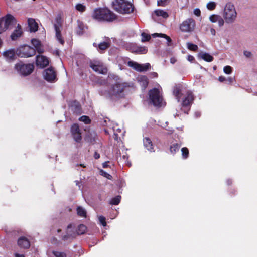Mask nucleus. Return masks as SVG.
<instances>
[{"mask_svg":"<svg viewBox=\"0 0 257 257\" xmlns=\"http://www.w3.org/2000/svg\"><path fill=\"white\" fill-rule=\"evenodd\" d=\"M92 17L93 19L98 21L111 22L116 18L115 14L107 8L95 9L92 14Z\"/></svg>","mask_w":257,"mask_h":257,"instance_id":"f257e3e1","label":"nucleus"},{"mask_svg":"<svg viewBox=\"0 0 257 257\" xmlns=\"http://www.w3.org/2000/svg\"><path fill=\"white\" fill-rule=\"evenodd\" d=\"M126 87L127 85L125 83H117L113 85L110 91L107 92L106 89L102 88L99 90V93L101 95L106 97H120Z\"/></svg>","mask_w":257,"mask_h":257,"instance_id":"f03ea898","label":"nucleus"},{"mask_svg":"<svg viewBox=\"0 0 257 257\" xmlns=\"http://www.w3.org/2000/svg\"><path fill=\"white\" fill-rule=\"evenodd\" d=\"M223 18L227 24H232L235 22L237 17V12L233 4L227 3L224 9Z\"/></svg>","mask_w":257,"mask_h":257,"instance_id":"7ed1b4c3","label":"nucleus"},{"mask_svg":"<svg viewBox=\"0 0 257 257\" xmlns=\"http://www.w3.org/2000/svg\"><path fill=\"white\" fill-rule=\"evenodd\" d=\"M112 6L116 11L121 14H130L134 10L132 4L125 0H115Z\"/></svg>","mask_w":257,"mask_h":257,"instance_id":"20e7f679","label":"nucleus"},{"mask_svg":"<svg viewBox=\"0 0 257 257\" xmlns=\"http://www.w3.org/2000/svg\"><path fill=\"white\" fill-rule=\"evenodd\" d=\"M149 94L150 100L154 106H161L163 105V98L158 89L154 88L151 90Z\"/></svg>","mask_w":257,"mask_h":257,"instance_id":"39448f33","label":"nucleus"},{"mask_svg":"<svg viewBox=\"0 0 257 257\" xmlns=\"http://www.w3.org/2000/svg\"><path fill=\"white\" fill-rule=\"evenodd\" d=\"M15 23H16V20L13 16L10 14L0 19V34L6 31Z\"/></svg>","mask_w":257,"mask_h":257,"instance_id":"423d86ee","label":"nucleus"},{"mask_svg":"<svg viewBox=\"0 0 257 257\" xmlns=\"http://www.w3.org/2000/svg\"><path fill=\"white\" fill-rule=\"evenodd\" d=\"M16 54L19 57L28 58L35 55V50L28 45H24L17 49Z\"/></svg>","mask_w":257,"mask_h":257,"instance_id":"0eeeda50","label":"nucleus"},{"mask_svg":"<svg viewBox=\"0 0 257 257\" xmlns=\"http://www.w3.org/2000/svg\"><path fill=\"white\" fill-rule=\"evenodd\" d=\"M15 69L20 74L26 76L32 72L34 66L31 64H25L19 62L16 64Z\"/></svg>","mask_w":257,"mask_h":257,"instance_id":"6e6552de","label":"nucleus"},{"mask_svg":"<svg viewBox=\"0 0 257 257\" xmlns=\"http://www.w3.org/2000/svg\"><path fill=\"white\" fill-rule=\"evenodd\" d=\"M195 22L192 18L184 21L180 25V29L183 32H191L195 27Z\"/></svg>","mask_w":257,"mask_h":257,"instance_id":"1a4fd4ad","label":"nucleus"},{"mask_svg":"<svg viewBox=\"0 0 257 257\" xmlns=\"http://www.w3.org/2000/svg\"><path fill=\"white\" fill-rule=\"evenodd\" d=\"M90 67L96 72L101 74H106L107 72V67L100 61H94L91 62Z\"/></svg>","mask_w":257,"mask_h":257,"instance_id":"9d476101","label":"nucleus"},{"mask_svg":"<svg viewBox=\"0 0 257 257\" xmlns=\"http://www.w3.org/2000/svg\"><path fill=\"white\" fill-rule=\"evenodd\" d=\"M127 65L135 70L140 72L146 71L150 67V64L149 63L140 65L138 63L132 61H128Z\"/></svg>","mask_w":257,"mask_h":257,"instance_id":"9b49d317","label":"nucleus"},{"mask_svg":"<svg viewBox=\"0 0 257 257\" xmlns=\"http://www.w3.org/2000/svg\"><path fill=\"white\" fill-rule=\"evenodd\" d=\"M57 23L54 25L55 36L58 41L61 44H63L64 43V40L62 39L61 35L62 30V25L60 23V20L58 18L56 19Z\"/></svg>","mask_w":257,"mask_h":257,"instance_id":"f8f14e48","label":"nucleus"},{"mask_svg":"<svg viewBox=\"0 0 257 257\" xmlns=\"http://www.w3.org/2000/svg\"><path fill=\"white\" fill-rule=\"evenodd\" d=\"M44 77L45 79L49 82H53L56 79V73L52 68H49L45 70Z\"/></svg>","mask_w":257,"mask_h":257,"instance_id":"ddd939ff","label":"nucleus"},{"mask_svg":"<svg viewBox=\"0 0 257 257\" xmlns=\"http://www.w3.org/2000/svg\"><path fill=\"white\" fill-rule=\"evenodd\" d=\"M71 133L75 141L79 142L81 140V133L78 124H74L72 126Z\"/></svg>","mask_w":257,"mask_h":257,"instance_id":"4468645a","label":"nucleus"},{"mask_svg":"<svg viewBox=\"0 0 257 257\" xmlns=\"http://www.w3.org/2000/svg\"><path fill=\"white\" fill-rule=\"evenodd\" d=\"M36 63L37 66L43 68L49 64V61L46 57L43 55H38L36 57Z\"/></svg>","mask_w":257,"mask_h":257,"instance_id":"2eb2a0df","label":"nucleus"},{"mask_svg":"<svg viewBox=\"0 0 257 257\" xmlns=\"http://www.w3.org/2000/svg\"><path fill=\"white\" fill-rule=\"evenodd\" d=\"M128 48L132 53L145 54L147 52V49L145 47L139 46L135 44H130Z\"/></svg>","mask_w":257,"mask_h":257,"instance_id":"dca6fc26","label":"nucleus"},{"mask_svg":"<svg viewBox=\"0 0 257 257\" xmlns=\"http://www.w3.org/2000/svg\"><path fill=\"white\" fill-rule=\"evenodd\" d=\"M18 245L21 248L28 249L30 246V242L26 237H20L17 241Z\"/></svg>","mask_w":257,"mask_h":257,"instance_id":"f3484780","label":"nucleus"},{"mask_svg":"<svg viewBox=\"0 0 257 257\" xmlns=\"http://www.w3.org/2000/svg\"><path fill=\"white\" fill-rule=\"evenodd\" d=\"M97 138V134L93 130H89L87 132L85 139L86 141L93 143L95 142Z\"/></svg>","mask_w":257,"mask_h":257,"instance_id":"a211bd4d","label":"nucleus"},{"mask_svg":"<svg viewBox=\"0 0 257 257\" xmlns=\"http://www.w3.org/2000/svg\"><path fill=\"white\" fill-rule=\"evenodd\" d=\"M193 100L194 98L192 92L189 91L187 93L186 96L183 100L182 105L183 106H187L189 105L191 103H192Z\"/></svg>","mask_w":257,"mask_h":257,"instance_id":"6ab92c4d","label":"nucleus"},{"mask_svg":"<svg viewBox=\"0 0 257 257\" xmlns=\"http://www.w3.org/2000/svg\"><path fill=\"white\" fill-rule=\"evenodd\" d=\"M77 27L76 28V33L78 35H82L85 31V29L87 28L84 23L80 21H77Z\"/></svg>","mask_w":257,"mask_h":257,"instance_id":"aec40b11","label":"nucleus"},{"mask_svg":"<svg viewBox=\"0 0 257 257\" xmlns=\"http://www.w3.org/2000/svg\"><path fill=\"white\" fill-rule=\"evenodd\" d=\"M28 24L30 28V31L31 32H35L38 30V24L33 18H29L28 19Z\"/></svg>","mask_w":257,"mask_h":257,"instance_id":"412c9836","label":"nucleus"},{"mask_svg":"<svg viewBox=\"0 0 257 257\" xmlns=\"http://www.w3.org/2000/svg\"><path fill=\"white\" fill-rule=\"evenodd\" d=\"M31 43L35 47L34 49L35 50V52L37 51L40 54L43 53L44 49L42 47L41 43L38 40L36 39H32Z\"/></svg>","mask_w":257,"mask_h":257,"instance_id":"4be33fe9","label":"nucleus"},{"mask_svg":"<svg viewBox=\"0 0 257 257\" xmlns=\"http://www.w3.org/2000/svg\"><path fill=\"white\" fill-rule=\"evenodd\" d=\"M144 147L149 151L154 152V147L151 139L148 137L144 138L143 140Z\"/></svg>","mask_w":257,"mask_h":257,"instance_id":"5701e85b","label":"nucleus"},{"mask_svg":"<svg viewBox=\"0 0 257 257\" xmlns=\"http://www.w3.org/2000/svg\"><path fill=\"white\" fill-rule=\"evenodd\" d=\"M3 55L8 61L14 60L16 58L15 52L13 49L4 52Z\"/></svg>","mask_w":257,"mask_h":257,"instance_id":"b1692460","label":"nucleus"},{"mask_svg":"<svg viewBox=\"0 0 257 257\" xmlns=\"http://www.w3.org/2000/svg\"><path fill=\"white\" fill-rule=\"evenodd\" d=\"M70 109L74 112L76 113H79L80 112V106L79 103L76 101H72L70 105Z\"/></svg>","mask_w":257,"mask_h":257,"instance_id":"393cba45","label":"nucleus"},{"mask_svg":"<svg viewBox=\"0 0 257 257\" xmlns=\"http://www.w3.org/2000/svg\"><path fill=\"white\" fill-rule=\"evenodd\" d=\"M138 82L143 89H145L148 86V81L146 76H142L138 78Z\"/></svg>","mask_w":257,"mask_h":257,"instance_id":"a878e982","label":"nucleus"},{"mask_svg":"<svg viewBox=\"0 0 257 257\" xmlns=\"http://www.w3.org/2000/svg\"><path fill=\"white\" fill-rule=\"evenodd\" d=\"M22 34V30L19 25H18L17 28L12 34L11 37L12 40H15L18 37H20Z\"/></svg>","mask_w":257,"mask_h":257,"instance_id":"bb28decb","label":"nucleus"},{"mask_svg":"<svg viewBox=\"0 0 257 257\" xmlns=\"http://www.w3.org/2000/svg\"><path fill=\"white\" fill-rule=\"evenodd\" d=\"M199 56L207 62H211L213 60V57L207 53L201 52L199 53Z\"/></svg>","mask_w":257,"mask_h":257,"instance_id":"cd10ccee","label":"nucleus"},{"mask_svg":"<svg viewBox=\"0 0 257 257\" xmlns=\"http://www.w3.org/2000/svg\"><path fill=\"white\" fill-rule=\"evenodd\" d=\"M78 235L84 234L87 230V227L83 224L79 225L76 229Z\"/></svg>","mask_w":257,"mask_h":257,"instance_id":"c85d7f7f","label":"nucleus"},{"mask_svg":"<svg viewBox=\"0 0 257 257\" xmlns=\"http://www.w3.org/2000/svg\"><path fill=\"white\" fill-rule=\"evenodd\" d=\"M75 239V235L69 234L66 233V234L63 235L62 237V240L64 241L69 243L71 242Z\"/></svg>","mask_w":257,"mask_h":257,"instance_id":"c756f323","label":"nucleus"},{"mask_svg":"<svg viewBox=\"0 0 257 257\" xmlns=\"http://www.w3.org/2000/svg\"><path fill=\"white\" fill-rule=\"evenodd\" d=\"M173 93L177 99L178 102H179L181 96V89L180 87L179 86L174 87Z\"/></svg>","mask_w":257,"mask_h":257,"instance_id":"7c9ffc66","label":"nucleus"},{"mask_svg":"<svg viewBox=\"0 0 257 257\" xmlns=\"http://www.w3.org/2000/svg\"><path fill=\"white\" fill-rule=\"evenodd\" d=\"M154 13L157 16H161L163 18H167L168 17V13L162 10H156L154 11Z\"/></svg>","mask_w":257,"mask_h":257,"instance_id":"2f4dec72","label":"nucleus"},{"mask_svg":"<svg viewBox=\"0 0 257 257\" xmlns=\"http://www.w3.org/2000/svg\"><path fill=\"white\" fill-rule=\"evenodd\" d=\"M77 215L82 217H86V210L81 206H78L77 208Z\"/></svg>","mask_w":257,"mask_h":257,"instance_id":"473e14b6","label":"nucleus"},{"mask_svg":"<svg viewBox=\"0 0 257 257\" xmlns=\"http://www.w3.org/2000/svg\"><path fill=\"white\" fill-rule=\"evenodd\" d=\"M72 224H69L67 227V230L66 233L67 234H74L75 235V238L78 236L76 230H74V229H72Z\"/></svg>","mask_w":257,"mask_h":257,"instance_id":"72a5a7b5","label":"nucleus"},{"mask_svg":"<svg viewBox=\"0 0 257 257\" xmlns=\"http://www.w3.org/2000/svg\"><path fill=\"white\" fill-rule=\"evenodd\" d=\"M180 147V145L178 143L173 144L170 146V150L172 153H175L178 151Z\"/></svg>","mask_w":257,"mask_h":257,"instance_id":"f704fd0d","label":"nucleus"},{"mask_svg":"<svg viewBox=\"0 0 257 257\" xmlns=\"http://www.w3.org/2000/svg\"><path fill=\"white\" fill-rule=\"evenodd\" d=\"M152 36L154 37H156V36H158V37H163L164 38H165L168 43H170L171 42V38L168 36L167 35H166V34H162V33H154L152 35Z\"/></svg>","mask_w":257,"mask_h":257,"instance_id":"c9c22d12","label":"nucleus"},{"mask_svg":"<svg viewBox=\"0 0 257 257\" xmlns=\"http://www.w3.org/2000/svg\"><path fill=\"white\" fill-rule=\"evenodd\" d=\"M120 199H121L120 196H117L113 198L111 200L110 203L112 205H117L120 203Z\"/></svg>","mask_w":257,"mask_h":257,"instance_id":"e433bc0d","label":"nucleus"},{"mask_svg":"<svg viewBox=\"0 0 257 257\" xmlns=\"http://www.w3.org/2000/svg\"><path fill=\"white\" fill-rule=\"evenodd\" d=\"M98 48L100 50H104L106 49L109 47V44L107 42H103L100 43L98 45Z\"/></svg>","mask_w":257,"mask_h":257,"instance_id":"4c0bfd02","label":"nucleus"},{"mask_svg":"<svg viewBox=\"0 0 257 257\" xmlns=\"http://www.w3.org/2000/svg\"><path fill=\"white\" fill-rule=\"evenodd\" d=\"M76 9L80 12H83L86 10V6L82 4H77L75 6Z\"/></svg>","mask_w":257,"mask_h":257,"instance_id":"58836bf2","label":"nucleus"},{"mask_svg":"<svg viewBox=\"0 0 257 257\" xmlns=\"http://www.w3.org/2000/svg\"><path fill=\"white\" fill-rule=\"evenodd\" d=\"M187 46L188 49H189L190 50L194 51H197L198 49V48L197 45H196L195 44H193L189 43V42H188L187 43Z\"/></svg>","mask_w":257,"mask_h":257,"instance_id":"ea45409f","label":"nucleus"},{"mask_svg":"<svg viewBox=\"0 0 257 257\" xmlns=\"http://www.w3.org/2000/svg\"><path fill=\"white\" fill-rule=\"evenodd\" d=\"M181 152L183 158L184 159H187L189 154V151L188 149L186 147L182 148L181 149Z\"/></svg>","mask_w":257,"mask_h":257,"instance_id":"a19ab883","label":"nucleus"},{"mask_svg":"<svg viewBox=\"0 0 257 257\" xmlns=\"http://www.w3.org/2000/svg\"><path fill=\"white\" fill-rule=\"evenodd\" d=\"M53 254L55 257H66V254L64 252H60L58 251H53Z\"/></svg>","mask_w":257,"mask_h":257,"instance_id":"79ce46f5","label":"nucleus"},{"mask_svg":"<svg viewBox=\"0 0 257 257\" xmlns=\"http://www.w3.org/2000/svg\"><path fill=\"white\" fill-rule=\"evenodd\" d=\"M79 120L80 121L84 122L86 124H89L91 122V120L90 119L89 117L85 115L80 117L79 118Z\"/></svg>","mask_w":257,"mask_h":257,"instance_id":"37998d69","label":"nucleus"},{"mask_svg":"<svg viewBox=\"0 0 257 257\" xmlns=\"http://www.w3.org/2000/svg\"><path fill=\"white\" fill-rule=\"evenodd\" d=\"M216 6V4L214 2H210L207 4L206 7L209 10H214Z\"/></svg>","mask_w":257,"mask_h":257,"instance_id":"c03bdc74","label":"nucleus"},{"mask_svg":"<svg viewBox=\"0 0 257 257\" xmlns=\"http://www.w3.org/2000/svg\"><path fill=\"white\" fill-rule=\"evenodd\" d=\"M142 36V42H144L145 41H149L151 39V36L150 35H148L145 33H142L141 34Z\"/></svg>","mask_w":257,"mask_h":257,"instance_id":"a18cd8bd","label":"nucleus"},{"mask_svg":"<svg viewBox=\"0 0 257 257\" xmlns=\"http://www.w3.org/2000/svg\"><path fill=\"white\" fill-rule=\"evenodd\" d=\"M220 16L218 15H212L209 17V20L212 23H216Z\"/></svg>","mask_w":257,"mask_h":257,"instance_id":"49530a36","label":"nucleus"},{"mask_svg":"<svg viewBox=\"0 0 257 257\" xmlns=\"http://www.w3.org/2000/svg\"><path fill=\"white\" fill-rule=\"evenodd\" d=\"M100 174L102 176H103L106 177V178H107L108 179L111 180L112 178V176L111 175H110L109 174L107 173V172H106L105 171H104V170H103L102 169H101L100 170Z\"/></svg>","mask_w":257,"mask_h":257,"instance_id":"de8ad7c7","label":"nucleus"},{"mask_svg":"<svg viewBox=\"0 0 257 257\" xmlns=\"http://www.w3.org/2000/svg\"><path fill=\"white\" fill-rule=\"evenodd\" d=\"M223 71L225 74H230L232 73V69L231 66H226L223 68Z\"/></svg>","mask_w":257,"mask_h":257,"instance_id":"09e8293b","label":"nucleus"},{"mask_svg":"<svg viewBox=\"0 0 257 257\" xmlns=\"http://www.w3.org/2000/svg\"><path fill=\"white\" fill-rule=\"evenodd\" d=\"M98 219H99V222L103 225V226H106V222L105 217L103 216H100L99 217Z\"/></svg>","mask_w":257,"mask_h":257,"instance_id":"8fccbe9b","label":"nucleus"},{"mask_svg":"<svg viewBox=\"0 0 257 257\" xmlns=\"http://www.w3.org/2000/svg\"><path fill=\"white\" fill-rule=\"evenodd\" d=\"M224 19H223L221 16H220L217 22H218V24L219 27H222L224 24Z\"/></svg>","mask_w":257,"mask_h":257,"instance_id":"3c124183","label":"nucleus"},{"mask_svg":"<svg viewBox=\"0 0 257 257\" xmlns=\"http://www.w3.org/2000/svg\"><path fill=\"white\" fill-rule=\"evenodd\" d=\"M167 0H158L157 4L159 6H165L166 4Z\"/></svg>","mask_w":257,"mask_h":257,"instance_id":"603ef678","label":"nucleus"},{"mask_svg":"<svg viewBox=\"0 0 257 257\" xmlns=\"http://www.w3.org/2000/svg\"><path fill=\"white\" fill-rule=\"evenodd\" d=\"M243 54L246 58H251L252 56V53L247 50L244 51Z\"/></svg>","mask_w":257,"mask_h":257,"instance_id":"864d4df0","label":"nucleus"},{"mask_svg":"<svg viewBox=\"0 0 257 257\" xmlns=\"http://www.w3.org/2000/svg\"><path fill=\"white\" fill-rule=\"evenodd\" d=\"M194 13L195 15H196V16H200V11L199 9H196L194 10Z\"/></svg>","mask_w":257,"mask_h":257,"instance_id":"5fc2aeb1","label":"nucleus"},{"mask_svg":"<svg viewBox=\"0 0 257 257\" xmlns=\"http://www.w3.org/2000/svg\"><path fill=\"white\" fill-rule=\"evenodd\" d=\"M218 80L221 82H224L226 80V78L225 77L223 76H219V78H218Z\"/></svg>","mask_w":257,"mask_h":257,"instance_id":"6e6d98bb","label":"nucleus"},{"mask_svg":"<svg viewBox=\"0 0 257 257\" xmlns=\"http://www.w3.org/2000/svg\"><path fill=\"white\" fill-rule=\"evenodd\" d=\"M187 60L190 62H192L194 60V58L191 55H188L187 57Z\"/></svg>","mask_w":257,"mask_h":257,"instance_id":"4d7b16f0","label":"nucleus"},{"mask_svg":"<svg viewBox=\"0 0 257 257\" xmlns=\"http://www.w3.org/2000/svg\"><path fill=\"white\" fill-rule=\"evenodd\" d=\"M100 157V155L98 153H97L96 152H95L94 153V158L95 159H98Z\"/></svg>","mask_w":257,"mask_h":257,"instance_id":"13d9d810","label":"nucleus"},{"mask_svg":"<svg viewBox=\"0 0 257 257\" xmlns=\"http://www.w3.org/2000/svg\"><path fill=\"white\" fill-rule=\"evenodd\" d=\"M176 62V59L174 58V57H172L171 59H170V62L171 63H172V64H174L175 62Z\"/></svg>","mask_w":257,"mask_h":257,"instance_id":"bf43d9fd","label":"nucleus"},{"mask_svg":"<svg viewBox=\"0 0 257 257\" xmlns=\"http://www.w3.org/2000/svg\"><path fill=\"white\" fill-rule=\"evenodd\" d=\"M210 33L212 35H213V36L215 35V34H216L215 30L213 28H211L210 29Z\"/></svg>","mask_w":257,"mask_h":257,"instance_id":"052dcab7","label":"nucleus"},{"mask_svg":"<svg viewBox=\"0 0 257 257\" xmlns=\"http://www.w3.org/2000/svg\"><path fill=\"white\" fill-rule=\"evenodd\" d=\"M15 257H25L24 254H20L18 253H15Z\"/></svg>","mask_w":257,"mask_h":257,"instance_id":"680f3d73","label":"nucleus"},{"mask_svg":"<svg viewBox=\"0 0 257 257\" xmlns=\"http://www.w3.org/2000/svg\"><path fill=\"white\" fill-rule=\"evenodd\" d=\"M110 162H104L103 163V168H106L107 167V166H108L107 163H109Z\"/></svg>","mask_w":257,"mask_h":257,"instance_id":"e2e57ef3","label":"nucleus"},{"mask_svg":"<svg viewBox=\"0 0 257 257\" xmlns=\"http://www.w3.org/2000/svg\"><path fill=\"white\" fill-rule=\"evenodd\" d=\"M226 183L227 184V185H230L232 184V181L231 179H228L227 181H226Z\"/></svg>","mask_w":257,"mask_h":257,"instance_id":"0e129e2a","label":"nucleus"},{"mask_svg":"<svg viewBox=\"0 0 257 257\" xmlns=\"http://www.w3.org/2000/svg\"><path fill=\"white\" fill-rule=\"evenodd\" d=\"M227 80L230 83H232L233 81V78H232V77H229L227 79Z\"/></svg>","mask_w":257,"mask_h":257,"instance_id":"69168bd1","label":"nucleus"},{"mask_svg":"<svg viewBox=\"0 0 257 257\" xmlns=\"http://www.w3.org/2000/svg\"><path fill=\"white\" fill-rule=\"evenodd\" d=\"M122 158H123V159H124V160H125V159H128V157H127V156H125V155H123V156H122Z\"/></svg>","mask_w":257,"mask_h":257,"instance_id":"338daca9","label":"nucleus"},{"mask_svg":"<svg viewBox=\"0 0 257 257\" xmlns=\"http://www.w3.org/2000/svg\"><path fill=\"white\" fill-rule=\"evenodd\" d=\"M195 115L197 116V117H199L200 115V113L199 112H196Z\"/></svg>","mask_w":257,"mask_h":257,"instance_id":"774afa93","label":"nucleus"}]
</instances>
